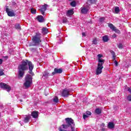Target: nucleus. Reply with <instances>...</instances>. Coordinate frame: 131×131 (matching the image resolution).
<instances>
[{"instance_id":"obj_1","label":"nucleus","mask_w":131,"mask_h":131,"mask_svg":"<svg viewBox=\"0 0 131 131\" xmlns=\"http://www.w3.org/2000/svg\"><path fill=\"white\" fill-rule=\"evenodd\" d=\"M28 65L29 66V71L28 73L31 75L32 76H34V73L32 72L33 69L34 68V65L32 63V62L28 60V59L24 60L21 61V64L18 66V78L21 79L24 76V73L26 70H28Z\"/></svg>"},{"instance_id":"obj_2","label":"nucleus","mask_w":131,"mask_h":131,"mask_svg":"<svg viewBox=\"0 0 131 131\" xmlns=\"http://www.w3.org/2000/svg\"><path fill=\"white\" fill-rule=\"evenodd\" d=\"M41 34L38 32L36 33L35 35L32 36V42L29 44V47H37L41 42Z\"/></svg>"},{"instance_id":"obj_3","label":"nucleus","mask_w":131,"mask_h":131,"mask_svg":"<svg viewBox=\"0 0 131 131\" xmlns=\"http://www.w3.org/2000/svg\"><path fill=\"white\" fill-rule=\"evenodd\" d=\"M26 82L24 83V85L26 88H29L30 84L32 83V77L29 74H27L25 78Z\"/></svg>"},{"instance_id":"obj_4","label":"nucleus","mask_w":131,"mask_h":131,"mask_svg":"<svg viewBox=\"0 0 131 131\" xmlns=\"http://www.w3.org/2000/svg\"><path fill=\"white\" fill-rule=\"evenodd\" d=\"M6 12L9 17H15L16 16V13H15L14 10L9 8V6H6Z\"/></svg>"},{"instance_id":"obj_5","label":"nucleus","mask_w":131,"mask_h":131,"mask_svg":"<svg viewBox=\"0 0 131 131\" xmlns=\"http://www.w3.org/2000/svg\"><path fill=\"white\" fill-rule=\"evenodd\" d=\"M103 64L104 63H98L97 64V68L96 70V75H100L101 73H102V69L104 68L103 67Z\"/></svg>"},{"instance_id":"obj_6","label":"nucleus","mask_w":131,"mask_h":131,"mask_svg":"<svg viewBox=\"0 0 131 131\" xmlns=\"http://www.w3.org/2000/svg\"><path fill=\"white\" fill-rule=\"evenodd\" d=\"M0 88L3 90H6L8 92H10V91L11 90V86L3 82L0 83Z\"/></svg>"},{"instance_id":"obj_7","label":"nucleus","mask_w":131,"mask_h":131,"mask_svg":"<svg viewBox=\"0 0 131 131\" xmlns=\"http://www.w3.org/2000/svg\"><path fill=\"white\" fill-rule=\"evenodd\" d=\"M108 26L110 28V29H112L113 31H115L116 33H120V31L118 30V29L116 28V27H115V26H114L113 24L111 23L108 24Z\"/></svg>"},{"instance_id":"obj_8","label":"nucleus","mask_w":131,"mask_h":131,"mask_svg":"<svg viewBox=\"0 0 131 131\" xmlns=\"http://www.w3.org/2000/svg\"><path fill=\"white\" fill-rule=\"evenodd\" d=\"M62 72H63L62 69H58L57 68H55L54 70V72H52V75H55V74H61Z\"/></svg>"},{"instance_id":"obj_9","label":"nucleus","mask_w":131,"mask_h":131,"mask_svg":"<svg viewBox=\"0 0 131 131\" xmlns=\"http://www.w3.org/2000/svg\"><path fill=\"white\" fill-rule=\"evenodd\" d=\"M47 7H48V4H45L42 6V7H40V9H39L42 15H45V12L47 11Z\"/></svg>"},{"instance_id":"obj_10","label":"nucleus","mask_w":131,"mask_h":131,"mask_svg":"<svg viewBox=\"0 0 131 131\" xmlns=\"http://www.w3.org/2000/svg\"><path fill=\"white\" fill-rule=\"evenodd\" d=\"M69 95V91L66 89L63 90L61 93L62 97H67Z\"/></svg>"},{"instance_id":"obj_11","label":"nucleus","mask_w":131,"mask_h":131,"mask_svg":"<svg viewBox=\"0 0 131 131\" xmlns=\"http://www.w3.org/2000/svg\"><path fill=\"white\" fill-rule=\"evenodd\" d=\"M97 57H98V64H104L105 63V60L101 59L103 57L102 54H98Z\"/></svg>"},{"instance_id":"obj_12","label":"nucleus","mask_w":131,"mask_h":131,"mask_svg":"<svg viewBox=\"0 0 131 131\" xmlns=\"http://www.w3.org/2000/svg\"><path fill=\"white\" fill-rule=\"evenodd\" d=\"M43 76L42 77V78L43 79H47L49 78V76H50L51 75H50V73L47 71H45L42 73Z\"/></svg>"},{"instance_id":"obj_13","label":"nucleus","mask_w":131,"mask_h":131,"mask_svg":"<svg viewBox=\"0 0 131 131\" xmlns=\"http://www.w3.org/2000/svg\"><path fill=\"white\" fill-rule=\"evenodd\" d=\"M88 12H89V9L85 7H81V14H88Z\"/></svg>"},{"instance_id":"obj_14","label":"nucleus","mask_w":131,"mask_h":131,"mask_svg":"<svg viewBox=\"0 0 131 131\" xmlns=\"http://www.w3.org/2000/svg\"><path fill=\"white\" fill-rule=\"evenodd\" d=\"M31 116L33 118H37L38 117V112L35 111L32 112Z\"/></svg>"},{"instance_id":"obj_15","label":"nucleus","mask_w":131,"mask_h":131,"mask_svg":"<svg viewBox=\"0 0 131 131\" xmlns=\"http://www.w3.org/2000/svg\"><path fill=\"white\" fill-rule=\"evenodd\" d=\"M115 127V124H114V123L112 122H108V124L107 125L108 128H110V129H112L113 128H114Z\"/></svg>"},{"instance_id":"obj_16","label":"nucleus","mask_w":131,"mask_h":131,"mask_svg":"<svg viewBox=\"0 0 131 131\" xmlns=\"http://www.w3.org/2000/svg\"><path fill=\"white\" fill-rule=\"evenodd\" d=\"M37 20H38V22L41 23L45 21V18L42 15H38L37 17Z\"/></svg>"},{"instance_id":"obj_17","label":"nucleus","mask_w":131,"mask_h":131,"mask_svg":"<svg viewBox=\"0 0 131 131\" xmlns=\"http://www.w3.org/2000/svg\"><path fill=\"white\" fill-rule=\"evenodd\" d=\"M73 14H74V11H73V10H69L67 11V17H69V16H72V15H73Z\"/></svg>"},{"instance_id":"obj_18","label":"nucleus","mask_w":131,"mask_h":131,"mask_svg":"<svg viewBox=\"0 0 131 131\" xmlns=\"http://www.w3.org/2000/svg\"><path fill=\"white\" fill-rule=\"evenodd\" d=\"M49 32L48 31V28H43L41 29V33L42 34H47Z\"/></svg>"},{"instance_id":"obj_19","label":"nucleus","mask_w":131,"mask_h":131,"mask_svg":"<svg viewBox=\"0 0 131 131\" xmlns=\"http://www.w3.org/2000/svg\"><path fill=\"white\" fill-rule=\"evenodd\" d=\"M102 40L104 42H107L109 40V37H108V35H105L102 37Z\"/></svg>"},{"instance_id":"obj_20","label":"nucleus","mask_w":131,"mask_h":131,"mask_svg":"<svg viewBox=\"0 0 131 131\" xmlns=\"http://www.w3.org/2000/svg\"><path fill=\"white\" fill-rule=\"evenodd\" d=\"M14 27L15 29H17V30H21V26H20V24H15Z\"/></svg>"},{"instance_id":"obj_21","label":"nucleus","mask_w":131,"mask_h":131,"mask_svg":"<svg viewBox=\"0 0 131 131\" xmlns=\"http://www.w3.org/2000/svg\"><path fill=\"white\" fill-rule=\"evenodd\" d=\"M95 113L98 115L101 114V113H102V110L99 108H97L95 110Z\"/></svg>"},{"instance_id":"obj_22","label":"nucleus","mask_w":131,"mask_h":131,"mask_svg":"<svg viewBox=\"0 0 131 131\" xmlns=\"http://www.w3.org/2000/svg\"><path fill=\"white\" fill-rule=\"evenodd\" d=\"M70 5L71 6V7H73V8L76 7V2H75V1H73L70 3Z\"/></svg>"},{"instance_id":"obj_23","label":"nucleus","mask_w":131,"mask_h":131,"mask_svg":"<svg viewBox=\"0 0 131 131\" xmlns=\"http://www.w3.org/2000/svg\"><path fill=\"white\" fill-rule=\"evenodd\" d=\"M30 119V117L26 116L24 119V121H25V123H27V122H28V121H29Z\"/></svg>"},{"instance_id":"obj_24","label":"nucleus","mask_w":131,"mask_h":131,"mask_svg":"<svg viewBox=\"0 0 131 131\" xmlns=\"http://www.w3.org/2000/svg\"><path fill=\"white\" fill-rule=\"evenodd\" d=\"M119 12H120V10H119V7H116L115 8V12L116 14H118V13H119Z\"/></svg>"},{"instance_id":"obj_25","label":"nucleus","mask_w":131,"mask_h":131,"mask_svg":"<svg viewBox=\"0 0 131 131\" xmlns=\"http://www.w3.org/2000/svg\"><path fill=\"white\" fill-rule=\"evenodd\" d=\"M53 102H54V103H58L59 102V98H58V97L55 96L53 98Z\"/></svg>"},{"instance_id":"obj_26","label":"nucleus","mask_w":131,"mask_h":131,"mask_svg":"<svg viewBox=\"0 0 131 131\" xmlns=\"http://www.w3.org/2000/svg\"><path fill=\"white\" fill-rule=\"evenodd\" d=\"M62 128H64L65 129H67L68 127H70V126L67 124H62Z\"/></svg>"},{"instance_id":"obj_27","label":"nucleus","mask_w":131,"mask_h":131,"mask_svg":"<svg viewBox=\"0 0 131 131\" xmlns=\"http://www.w3.org/2000/svg\"><path fill=\"white\" fill-rule=\"evenodd\" d=\"M92 42L93 45H97L98 43V40L97 39V38H94Z\"/></svg>"},{"instance_id":"obj_28","label":"nucleus","mask_w":131,"mask_h":131,"mask_svg":"<svg viewBox=\"0 0 131 131\" xmlns=\"http://www.w3.org/2000/svg\"><path fill=\"white\" fill-rule=\"evenodd\" d=\"M30 50L31 52H36L37 49L36 48H30Z\"/></svg>"},{"instance_id":"obj_29","label":"nucleus","mask_w":131,"mask_h":131,"mask_svg":"<svg viewBox=\"0 0 131 131\" xmlns=\"http://www.w3.org/2000/svg\"><path fill=\"white\" fill-rule=\"evenodd\" d=\"M31 13L32 14H36V9H34L33 8H32L31 9Z\"/></svg>"},{"instance_id":"obj_30","label":"nucleus","mask_w":131,"mask_h":131,"mask_svg":"<svg viewBox=\"0 0 131 131\" xmlns=\"http://www.w3.org/2000/svg\"><path fill=\"white\" fill-rule=\"evenodd\" d=\"M104 20H105V17H102L99 19V21L100 22V23H102L104 22Z\"/></svg>"},{"instance_id":"obj_31","label":"nucleus","mask_w":131,"mask_h":131,"mask_svg":"<svg viewBox=\"0 0 131 131\" xmlns=\"http://www.w3.org/2000/svg\"><path fill=\"white\" fill-rule=\"evenodd\" d=\"M127 100L129 101V102H131V95H128L127 97Z\"/></svg>"},{"instance_id":"obj_32","label":"nucleus","mask_w":131,"mask_h":131,"mask_svg":"<svg viewBox=\"0 0 131 131\" xmlns=\"http://www.w3.org/2000/svg\"><path fill=\"white\" fill-rule=\"evenodd\" d=\"M62 23H67V18L65 17L63 18Z\"/></svg>"},{"instance_id":"obj_33","label":"nucleus","mask_w":131,"mask_h":131,"mask_svg":"<svg viewBox=\"0 0 131 131\" xmlns=\"http://www.w3.org/2000/svg\"><path fill=\"white\" fill-rule=\"evenodd\" d=\"M4 73L2 70H0V76L4 75Z\"/></svg>"},{"instance_id":"obj_34","label":"nucleus","mask_w":131,"mask_h":131,"mask_svg":"<svg viewBox=\"0 0 131 131\" xmlns=\"http://www.w3.org/2000/svg\"><path fill=\"white\" fill-rule=\"evenodd\" d=\"M86 115H92V113L89 111L86 112Z\"/></svg>"},{"instance_id":"obj_35","label":"nucleus","mask_w":131,"mask_h":131,"mask_svg":"<svg viewBox=\"0 0 131 131\" xmlns=\"http://www.w3.org/2000/svg\"><path fill=\"white\" fill-rule=\"evenodd\" d=\"M111 53L112 54V56H116L115 52H114V51H113V50L111 51Z\"/></svg>"},{"instance_id":"obj_36","label":"nucleus","mask_w":131,"mask_h":131,"mask_svg":"<svg viewBox=\"0 0 131 131\" xmlns=\"http://www.w3.org/2000/svg\"><path fill=\"white\" fill-rule=\"evenodd\" d=\"M88 117H89V116L85 115V114H84L83 115V119H85V118H88Z\"/></svg>"},{"instance_id":"obj_37","label":"nucleus","mask_w":131,"mask_h":131,"mask_svg":"<svg viewBox=\"0 0 131 131\" xmlns=\"http://www.w3.org/2000/svg\"><path fill=\"white\" fill-rule=\"evenodd\" d=\"M118 48H119V49H122V48H123V47H122V44H121V43L119 44V45H118Z\"/></svg>"},{"instance_id":"obj_38","label":"nucleus","mask_w":131,"mask_h":131,"mask_svg":"<svg viewBox=\"0 0 131 131\" xmlns=\"http://www.w3.org/2000/svg\"><path fill=\"white\" fill-rule=\"evenodd\" d=\"M3 58L5 59V60H8V59L9 58V56H3Z\"/></svg>"},{"instance_id":"obj_39","label":"nucleus","mask_w":131,"mask_h":131,"mask_svg":"<svg viewBox=\"0 0 131 131\" xmlns=\"http://www.w3.org/2000/svg\"><path fill=\"white\" fill-rule=\"evenodd\" d=\"M112 59L113 61H115L116 60L115 59H116V55H113L112 56Z\"/></svg>"},{"instance_id":"obj_40","label":"nucleus","mask_w":131,"mask_h":131,"mask_svg":"<svg viewBox=\"0 0 131 131\" xmlns=\"http://www.w3.org/2000/svg\"><path fill=\"white\" fill-rule=\"evenodd\" d=\"M114 63L115 64L116 66H118V62L117 60H114Z\"/></svg>"},{"instance_id":"obj_41","label":"nucleus","mask_w":131,"mask_h":131,"mask_svg":"<svg viewBox=\"0 0 131 131\" xmlns=\"http://www.w3.org/2000/svg\"><path fill=\"white\" fill-rule=\"evenodd\" d=\"M127 91L130 94V95H129V96H131V89L130 88H128Z\"/></svg>"},{"instance_id":"obj_42","label":"nucleus","mask_w":131,"mask_h":131,"mask_svg":"<svg viewBox=\"0 0 131 131\" xmlns=\"http://www.w3.org/2000/svg\"><path fill=\"white\" fill-rule=\"evenodd\" d=\"M3 64V59H0V65H2Z\"/></svg>"},{"instance_id":"obj_43","label":"nucleus","mask_w":131,"mask_h":131,"mask_svg":"<svg viewBox=\"0 0 131 131\" xmlns=\"http://www.w3.org/2000/svg\"><path fill=\"white\" fill-rule=\"evenodd\" d=\"M88 2H90L91 4H93V0H87Z\"/></svg>"},{"instance_id":"obj_44","label":"nucleus","mask_w":131,"mask_h":131,"mask_svg":"<svg viewBox=\"0 0 131 131\" xmlns=\"http://www.w3.org/2000/svg\"><path fill=\"white\" fill-rule=\"evenodd\" d=\"M117 36V35H116V34H114L113 35V37H114V38H115V37H116Z\"/></svg>"},{"instance_id":"obj_45","label":"nucleus","mask_w":131,"mask_h":131,"mask_svg":"<svg viewBox=\"0 0 131 131\" xmlns=\"http://www.w3.org/2000/svg\"><path fill=\"white\" fill-rule=\"evenodd\" d=\"M12 5H13V6H15V5H16V2H12Z\"/></svg>"},{"instance_id":"obj_46","label":"nucleus","mask_w":131,"mask_h":131,"mask_svg":"<svg viewBox=\"0 0 131 131\" xmlns=\"http://www.w3.org/2000/svg\"><path fill=\"white\" fill-rule=\"evenodd\" d=\"M82 36H85V33H82Z\"/></svg>"},{"instance_id":"obj_47","label":"nucleus","mask_w":131,"mask_h":131,"mask_svg":"<svg viewBox=\"0 0 131 131\" xmlns=\"http://www.w3.org/2000/svg\"><path fill=\"white\" fill-rule=\"evenodd\" d=\"M102 126H105V124L102 123Z\"/></svg>"},{"instance_id":"obj_48","label":"nucleus","mask_w":131,"mask_h":131,"mask_svg":"<svg viewBox=\"0 0 131 131\" xmlns=\"http://www.w3.org/2000/svg\"><path fill=\"white\" fill-rule=\"evenodd\" d=\"M72 1H73V0H69V2H71Z\"/></svg>"}]
</instances>
